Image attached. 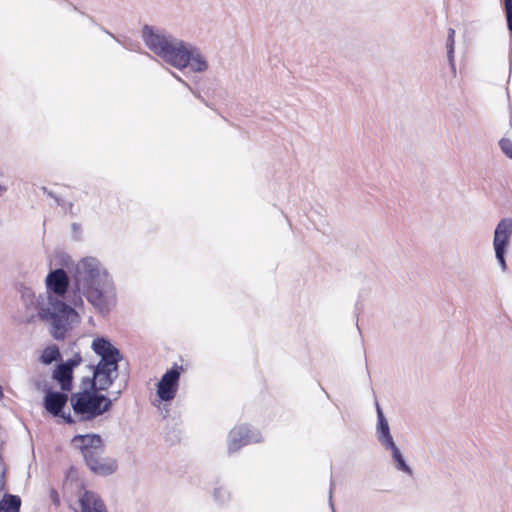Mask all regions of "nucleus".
<instances>
[{
	"label": "nucleus",
	"mask_w": 512,
	"mask_h": 512,
	"mask_svg": "<svg viewBox=\"0 0 512 512\" xmlns=\"http://www.w3.org/2000/svg\"><path fill=\"white\" fill-rule=\"evenodd\" d=\"M75 290L71 303L82 306L81 295L100 312L108 310V293L111 286L108 274L102 271L97 260L86 258L81 260L75 269Z\"/></svg>",
	"instance_id": "f257e3e1"
},
{
	"label": "nucleus",
	"mask_w": 512,
	"mask_h": 512,
	"mask_svg": "<svg viewBox=\"0 0 512 512\" xmlns=\"http://www.w3.org/2000/svg\"><path fill=\"white\" fill-rule=\"evenodd\" d=\"M512 230V222L508 219L502 220L496 230L494 235V248L496 253V258L501 264L502 268L506 269V263L504 260V252L506 244L509 240V236Z\"/></svg>",
	"instance_id": "6e6552de"
},
{
	"label": "nucleus",
	"mask_w": 512,
	"mask_h": 512,
	"mask_svg": "<svg viewBox=\"0 0 512 512\" xmlns=\"http://www.w3.org/2000/svg\"><path fill=\"white\" fill-rule=\"evenodd\" d=\"M82 362V357L79 353H76L73 358L67 360L66 362H64L63 364L64 365H68L71 370H73L75 367H77L78 365H80Z\"/></svg>",
	"instance_id": "6ab92c4d"
},
{
	"label": "nucleus",
	"mask_w": 512,
	"mask_h": 512,
	"mask_svg": "<svg viewBox=\"0 0 512 512\" xmlns=\"http://www.w3.org/2000/svg\"><path fill=\"white\" fill-rule=\"evenodd\" d=\"M71 444L81 453L85 464L94 474L108 476L116 471V461L104 456V444L99 435H75L71 440Z\"/></svg>",
	"instance_id": "7ed1b4c3"
},
{
	"label": "nucleus",
	"mask_w": 512,
	"mask_h": 512,
	"mask_svg": "<svg viewBox=\"0 0 512 512\" xmlns=\"http://www.w3.org/2000/svg\"><path fill=\"white\" fill-rule=\"evenodd\" d=\"M502 151L509 157L512 158V144L509 140L502 139L500 141Z\"/></svg>",
	"instance_id": "aec40b11"
},
{
	"label": "nucleus",
	"mask_w": 512,
	"mask_h": 512,
	"mask_svg": "<svg viewBox=\"0 0 512 512\" xmlns=\"http://www.w3.org/2000/svg\"><path fill=\"white\" fill-rule=\"evenodd\" d=\"M69 286V277L65 270L59 268L51 271L46 277L47 290L58 296H63Z\"/></svg>",
	"instance_id": "9d476101"
},
{
	"label": "nucleus",
	"mask_w": 512,
	"mask_h": 512,
	"mask_svg": "<svg viewBox=\"0 0 512 512\" xmlns=\"http://www.w3.org/2000/svg\"><path fill=\"white\" fill-rule=\"evenodd\" d=\"M504 2H505L507 27H508L509 31L512 32V0H504Z\"/></svg>",
	"instance_id": "a211bd4d"
},
{
	"label": "nucleus",
	"mask_w": 512,
	"mask_h": 512,
	"mask_svg": "<svg viewBox=\"0 0 512 512\" xmlns=\"http://www.w3.org/2000/svg\"><path fill=\"white\" fill-rule=\"evenodd\" d=\"M92 349L101 359L95 367L93 379L88 380L87 384L94 390H107L117 376L120 352L108 340L100 337L93 340Z\"/></svg>",
	"instance_id": "20e7f679"
},
{
	"label": "nucleus",
	"mask_w": 512,
	"mask_h": 512,
	"mask_svg": "<svg viewBox=\"0 0 512 512\" xmlns=\"http://www.w3.org/2000/svg\"><path fill=\"white\" fill-rule=\"evenodd\" d=\"M81 512H107L103 501L91 491H85L79 499Z\"/></svg>",
	"instance_id": "f8f14e48"
},
{
	"label": "nucleus",
	"mask_w": 512,
	"mask_h": 512,
	"mask_svg": "<svg viewBox=\"0 0 512 512\" xmlns=\"http://www.w3.org/2000/svg\"><path fill=\"white\" fill-rule=\"evenodd\" d=\"M97 392L90 388L72 394L70 401L73 411L81 420H92L110 409L111 400Z\"/></svg>",
	"instance_id": "39448f33"
},
{
	"label": "nucleus",
	"mask_w": 512,
	"mask_h": 512,
	"mask_svg": "<svg viewBox=\"0 0 512 512\" xmlns=\"http://www.w3.org/2000/svg\"><path fill=\"white\" fill-rule=\"evenodd\" d=\"M184 371L182 365L174 364L160 379L157 385V395L162 401H171L175 398L178 390V382L181 373Z\"/></svg>",
	"instance_id": "0eeeda50"
},
{
	"label": "nucleus",
	"mask_w": 512,
	"mask_h": 512,
	"mask_svg": "<svg viewBox=\"0 0 512 512\" xmlns=\"http://www.w3.org/2000/svg\"><path fill=\"white\" fill-rule=\"evenodd\" d=\"M53 379L59 383L63 391H70L72 389L73 370L62 363L54 370Z\"/></svg>",
	"instance_id": "ddd939ff"
},
{
	"label": "nucleus",
	"mask_w": 512,
	"mask_h": 512,
	"mask_svg": "<svg viewBox=\"0 0 512 512\" xmlns=\"http://www.w3.org/2000/svg\"><path fill=\"white\" fill-rule=\"evenodd\" d=\"M454 30L453 29H450L449 31V40H450V44H449V54H452L453 53V44H454Z\"/></svg>",
	"instance_id": "412c9836"
},
{
	"label": "nucleus",
	"mask_w": 512,
	"mask_h": 512,
	"mask_svg": "<svg viewBox=\"0 0 512 512\" xmlns=\"http://www.w3.org/2000/svg\"><path fill=\"white\" fill-rule=\"evenodd\" d=\"M250 440L249 429L244 426L235 427L230 431L228 452L234 453L247 445Z\"/></svg>",
	"instance_id": "9b49d317"
},
{
	"label": "nucleus",
	"mask_w": 512,
	"mask_h": 512,
	"mask_svg": "<svg viewBox=\"0 0 512 512\" xmlns=\"http://www.w3.org/2000/svg\"><path fill=\"white\" fill-rule=\"evenodd\" d=\"M59 358L60 352L56 345L47 346L40 356V360L43 364H51L53 361H56Z\"/></svg>",
	"instance_id": "dca6fc26"
},
{
	"label": "nucleus",
	"mask_w": 512,
	"mask_h": 512,
	"mask_svg": "<svg viewBox=\"0 0 512 512\" xmlns=\"http://www.w3.org/2000/svg\"><path fill=\"white\" fill-rule=\"evenodd\" d=\"M68 401V396L61 392H48L44 399L45 409L54 416H61L66 423H73L71 415L61 414Z\"/></svg>",
	"instance_id": "1a4fd4ad"
},
{
	"label": "nucleus",
	"mask_w": 512,
	"mask_h": 512,
	"mask_svg": "<svg viewBox=\"0 0 512 512\" xmlns=\"http://www.w3.org/2000/svg\"><path fill=\"white\" fill-rule=\"evenodd\" d=\"M21 499L19 496L7 494L0 501V512H19Z\"/></svg>",
	"instance_id": "4468645a"
},
{
	"label": "nucleus",
	"mask_w": 512,
	"mask_h": 512,
	"mask_svg": "<svg viewBox=\"0 0 512 512\" xmlns=\"http://www.w3.org/2000/svg\"><path fill=\"white\" fill-rule=\"evenodd\" d=\"M143 38L150 50L178 69L190 67L194 72H201L207 68L206 61L182 41H174L155 33L149 26L143 28Z\"/></svg>",
	"instance_id": "f03ea898"
},
{
	"label": "nucleus",
	"mask_w": 512,
	"mask_h": 512,
	"mask_svg": "<svg viewBox=\"0 0 512 512\" xmlns=\"http://www.w3.org/2000/svg\"><path fill=\"white\" fill-rule=\"evenodd\" d=\"M45 317L51 321V334L56 340H63L73 324L80 321L78 313L59 300L51 303V308L47 309Z\"/></svg>",
	"instance_id": "423d86ee"
},
{
	"label": "nucleus",
	"mask_w": 512,
	"mask_h": 512,
	"mask_svg": "<svg viewBox=\"0 0 512 512\" xmlns=\"http://www.w3.org/2000/svg\"><path fill=\"white\" fill-rule=\"evenodd\" d=\"M54 499H55V500H54V501H55V503L58 505V504H59V500H58V497H57V494H56V493H55Z\"/></svg>",
	"instance_id": "5701e85b"
},
{
	"label": "nucleus",
	"mask_w": 512,
	"mask_h": 512,
	"mask_svg": "<svg viewBox=\"0 0 512 512\" xmlns=\"http://www.w3.org/2000/svg\"><path fill=\"white\" fill-rule=\"evenodd\" d=\"M5 191H6V187L0 185V196L3 195L5 193Z\"/></svg>",
	"instance_id": "4be33fe9"
},
{
	"label": "nucleus",
	"mask_w": 512,
	"mask_h": 512,
	"mask_svg": "<svg viewBox=\"0 0 512 512\" xmlns=\"http://www.w3.org/2000/svg\"><path fill=\"white\" fill-rule=\"evenodd\" d=\"M377 412H378V430L380 432L379 439L385 445V444L393 441V439H392V436L389 431L388 423H387L386 419L384 418V415L379 407L377 408Z\"/></svg>",
	"instance_id": "2eb2a0df"
},
{
	"label": "nucleus",
	"mask_w": 512,
	"mask_h": 512,
	"mask_svg": "<svg viewBox=\"0 0 512 512\" xmlns=\"http://www.w3.org/2000/svg\"><path fill=\"white\" fill-rule=\"evenodd\" d=\"M385 446L392 451L393 458L397 463V468L404 472H410L409 467L405 463L402 454L400 453L398 447L395 445L394 441L385 444Z\"/></svg>",
	"instance_id": "f3484780"
}]
</instances>
